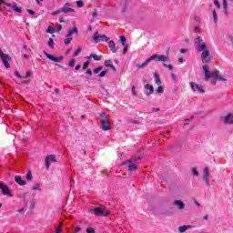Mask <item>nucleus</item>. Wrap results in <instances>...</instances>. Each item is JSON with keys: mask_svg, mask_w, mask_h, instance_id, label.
I'll list each match as a JSON object with an SVG mask.
<instances>
[{"mask_svg": "<svg viewBox=\"0 0 233 233\" xmlns=\"http://www.w3.org/2000/svg\"><path fill=\"white\" fill-rule=\"evenodd\" d=\"M151 61L157 60L160 61L161 63H167V61H170V57L168 56H164V55H157L154 54L150 56Z\"/></svg>", "mask_w": 233, "mask_h": 233, "instance_id": "nucleus-6", "label": "nucleus"}, {"mask_svg": "<svg viewBox=\"0 0 233 233\" xmlns=\"http://www.w3.org/2000/svg\"><path fill=\"white\" fill-rule=\"evenodd\" d=\"M69 66H71V67L76 66V60H75V59H71V60L69 61Z\"/></svg>", "mask_w": 233, "mask_h": 233, "instance_id": "nucleus-41", "label": "nucleus"}, {"mask_svg": "<svg viewBox=\"0 0 233 233\" xmlns=\"http://www.w3.org/2000/svg\"><path fill=\"white\" fill-rule=\"evenodd\" d=\"M136 161H137V158H130L127 160V163H136Z\"/></svg>", "mask_w": 233, "mask_h": 233, "instance_id": "nucleus-53", "label": "nucleus"}, {"mask_svg": "<svg viewBox=\"0 0 233 233\" xmlns=\"http://www.w3.org/2000/svg\"><path fill=\"white\" fill-rule=\"evenodd\" d=\"M208 56H210V52L208 51V49L206 47L203 51H202V61L203 63H205V61H207V58L208 57Z\"/></svg>", "mask_w": 233, "mask_h": 233, "instance_id": "nucleus-17", "label": "nucleus"}, {"mask_svg": "<svg viewBox=\"0 0 233 233\" xmlns=\"http://www.w3.org/2000/svg\"><path fill=\"white\" fill-rule=\"evenodd\" d=\"M146 90H148L147 93H146V96H150V94H154V86H150V84L145 85Z\"/></svg>", "mask_w": 233, "mask_h": 233, "instance_id": "nucleus-19", "label": "nucleus"}, {"mask_svg": "<svg viewBox=\"0 0 233 233\" xmlns=\"http://www.w3.org/2000/svg\"><path fill=\"white\" fill-rule=\"evenodd\" d=\"M210 172L208 171V167H204L203 169V181H205L207 187H210Z\"/></svg>", "mask_w": 233, "mask_h": 233, "instance_id": "nucleus-9", "label": "nucleus"}, {"mask_svg": "<svg viewBox=\"0 0 233 233\" xmlns=\"http://www.w3.org/2000/svg\"><path fill=\"white\" fill-rule=\"evenodd\" d=\"M75 232H81V228H76Z\"/></svg>", "mask_w": 233, "mask_h": 233, "instance_id": "nucleus-62", "label": "nucleus"}, {"mask_svg": "<svg viewBox=\"0 0 233 233\" xmlns=\"http://www.w3.org/2000/svg\"><path fill=\"white\" fill-rule=\"evenodd\" d=\"M92 17H97V9H95V11L92 14Z\"/></svg>", "mask_w": 233, "mask_h": 233, "instance_id": "nucleus-56", "label": "nucleus"}, {"mask_svg": "<svg viewBox=\"0 0 233 233\" xmlns=\"http://www.w3.org/2000/svg\"><path fill=\"white\" fill-rule=\"evenodd\" d=\"M131 92H132L133 96H137V92H136V86H132Z\"/></svg>", "mask_w": 233, "mask_h": 233, "instance_id": "nucleus-50", "label": "nucleus"}, {"mask_svg": "<svg viewBox=\"0 0 233 233\" xmlns=\"http://www.w3.org/2000/svg\"><path fill=\"white\" fill-rule=\"evenodd\" d=\"M180 54H187V49H180Z\"/></svg>", "mask_w": 233, "mask_h": 233, "instance_id": "nucleus-61", "label": "nucleus"}, {"mask_svg": "<svg viewBox=\"0 0 233 233\" xmlns=\"http://www.w3.org/2000/svg\"><path fill=\"white\" fill-rule=\"evenodd\" d=\"M165 68H168V70H174V66L172 65H167L166 63L163 64Z\"/></svg>", "mask_w": 233, "mask_h": 233, "instance_id": "nucleus-34", "label": "nucleus"}, {"mask_svg": "<svg viewBox=\"0 0 233 233\" xmlns=\"http://www.w3.org/2000/svg\"><path fill=\"white\" fill-rule=\"evenodd\" d=\"M105 66H107L108 68H112V70L116 72V66H114V64H112V60H106Z\"/></svg>", "mask_w": 233, "mask_h": 233, "instance_id": "nucleus-20", "label": "nucleus"}, {"mask_svg": "<svg viewBox=\"0 0 233 233\" xmlns=\"http://www.w3.org/2000/svg\"><path fill=\"white\" fill-rule=\"evenodd\" d=\"M174 205L177 207L178 210H183V208H185V203L181 200H175Z\"/></svg>", "mask_w": 233, "mask_h": 233, "instance_id": "nucleus-18", "label": "nucleus"}, {"mask_svg": "<svg viewBox=\"0 0 233 233\" xmlns=\"http://www.w3.org/2000/svg\"><path fill=\"white\" fill-rule=\"evenodd\" d=\"M15 76H16V77H18L19 79L23 78V76L19 74V71H15Z\"/></svg>", "mask_w": 233, "mask_h": 233, "instance_id": "nucleus-52", "label": "nucleus"}, {"mask_svg": "<svg viewBox=\"0 0 233 233\" xmlns=\"http://www.w3.org/2000/svg\"><path fill=\"white\" fill-rule=\"evenodd\" d=\"M108 47L110 48V50L113 52V54H116L117 52V47H116V42L110 40V38H108Z\"/></svg>", "mask_w": 233, "mask_h": 233, "instance_id": "nucleus-14", "label": "nucleus"}, {"mask_svg": "<svg viewBox=\"0 0 233 233\" xmlns=\"http://www.w3.org/2000/svg\"><path fill=\"white\" fill-rule=\"evenodd\" d=\"M214 1V5H217V7L221 8V4L219 3V0H213Z\"/></svg>", "mask_w": 233, "mask_h": 233, "instance_id": "nucleus-46", "label": "nucleus"}, {"mask_svg": "<svg viewBox=\"0 0 233 233\" xmlns=\"http://www.w3.org/2000/svg\"><path fill=\"white\" fill-rule=\"evenodd\" d=\"M0 57L5 68H10V63H8V61H12L10 55L3 53V49H0Z\"/></svg>", "mask_w": 233, "mask_h": 233, "instance_id": "nucleus-5", "label": "nucleus"}, {"mask_svg": "<svg viewBox=\"0 0 233 233\" xmlns=\"http://www.w3.org/2000/svg\"><path fill=\"white\" fill-rule=\"evenodd\" d=\"M224 123L226 125H233V115L231 113H228L225 117H224Z\"/></svg>", "mask_w": 233, "mask_h": 233, "instance_id": "nucleus-15", "label": "nucleus"}, {"mask_svg": "<svg viewBox=\"0 0 233 233\" xmlns=\"http://www.w3.org/2000/svg\"><path fill=\"white\" fill-rule=\"evenodd\" d=\"M78 30L76 26H74L73 29L69 30L66 37H72V35H74V34H77Z\"/></svg>", "mask_w": 233, "mask_h": 233, "instance_id": "nucleus-22", "label": "nucleus"}, {"mask_svg": "<svg viewBox=\"0 0 233 233\" xmlns=\"http://www.w3.org/2000/svg\"><path fill=\"white\" fill-rule=\"evenodd\" d=\"M222 6L225 10V14H228V5H227V0H223Z\"/></svg>", "mask_w": 233, "mask_h": 233, "instance_id": "nucleus-26", "label": "nucleus"}, {"mask_svg": "<svg viewBox=\"0 0 233 233\" xmlns=\"http://www.w3.org/2000/svg\"><path fill=\"white\" fill-rule=\"evenodd\" d=\"M134 170H137V166H136V165H129L128 166V171L129 172H134Z\"/></svg>", "mask_w": 233, "mask_h": 233, "instance_id": "nucleus-28", "label": "nucleus"}, {"mask_svg": "<svg viewBox=\"0 0 233 233\" xmlns=\"http://www.w3.org/2000/svg\"><path fill=\"white\" fill-rule=\"evenodd\" d=\"M213 20L215 21V23H218V13L216 12V10H213Z\"/></svg>", "mask_w": 233, "mask_h": 233, "instance_id": "nucleus-36", "label": "nucleus"}, {"mask_svg": "<svg viewBox=\"0 0 233 233\" xmlns=\"http://www.w3.org/2000/svg\"><path fill=\"white\" fill-rule=\"evenodd\" d=\"M100 125L102 126V130L105 132L112 128V124H110V121H108V116L106 113L100 114Z\"/></svg>", "mask_w": 233, "mask_h": 233, "instance_id": "nucleus-2", "label": "nucleus"}, {"mask_svg": "<svg viewBox=\"0 0 233 233\" xmlns=\"http://www.w3.org/2000/svg\"><path fill=\"white\" fill-rule=\"evenodd\" d=\"M202 69L204 71V81H208L210 77H214L215 79H218V81H222L223 83H226L227 79L219 75V71L216 70L213 72L208 71V66H203Z\"/></svg>", "mask_w": 233, "mask_h": 233, "instance_id": "nucleus-1", "label": "nucleus"}, {"mask_svg": "<svg viewBox=\"0 0 233 233\" xmlns=\"http://www.w3.org/2000/svg\"><path fill=\"white\" fill-rule=\"evenodd\" d=\"M19 214H25V208H23L22 209L18 210Z\"/></svg>", "mask_w": 233, "mask_h": 233, "instance_id": "nucleus-60", "label": "nucleus"}, {"mask_svg": "<svg viewBox=\"0 0 233 233\" xmlns=\"http://www.w3.org/2000/svg\"><path fill=\"white\" fill-rule=\"evenodd\" d=\"M101 70H103V67L99 66V67L94 69V74H99V72H100Z\"/></svg>", "mask_w": 233, "mask_h": 233, "instance_id": "nucleus-45", "label": "nucleus"}, {"mask_svg": "<svg viewBox=\"0 0 233 233\" xmlns=\"http://www.w3.org/2000/svg\"><path fill=\"white\" fill-rule=\"evenodd\" d=\"M76 6H78V8H83L85 3L83 1H76Z\"/></svg>", "mask_w": 233, "mask_h": 233, "instance_id": "nucleus-35", "label": "nucleus"}, {"mask_svg": "<svg viewBox=\"0 0 233 233\" xmlns=\"http://www.w3.org/2000/svg\"><path fill=\"white\" fill-rule=\"evenodd\" d=\"M62 225H63V222H60L58 228L55 230L56 233H60L61 232V230H62L61 226Z\"/></svg>", "mask_w": 233, "mask_h": 233, "instance_id": "nucleus-39", "label": "nucleus"}, {"mask_svg": "<svg viewBox=\"0 0 233 233\" xmlns=\"http://www.w3.org/2000/svg\"><path fill=\"white\" fill-rule=\"evenodd\" d=\"M86 74H87L88 76H92V70L87 69V70H86Z\"/></svg>", "mask_w": 233, "mask_h": 233, "instance_id": "nucleus-59", "label": "nucleus"}, {"mask_svg": "<svg viewBox=\"0 0 233 233\" xmlns=\"http://www.w3.org/2000/svg\"><path fill=\"white\" fill-rule=\"evenodd\" d=\"M61 30H63V26L61 25H59L57 27V32H61Z\"/></svg>", "mask_w": 233, "mask_h": 233, "instance_id": "nucleus-58", "label": "nucleus"}, {"mask_svg": "<svg viewBox=\"0 0 233 233\" xmlns=\"http://www.w3.org/2000/svg\"><path fill=\"white\" fill-rule=\"evenodd\" d=\"M171 79H172L173 81H177V76H176V74L171 73Z\"/></svg>", "mask_w": 233, "mask_h": 233, "instance_id": "nucleus-49", "label": "nucleus"}, {"mask_svg": "<svg viewBox=\"0 0 233 233\" xmlns=\"http://www.w3.org/2000/svg\"><path fill=\"white\" fill-rule=\"evenodd\" d=\"M81 68V65H76L75 70H79Z\"/></svg>", "mask_w": 233, "mask_h": 233, "instance_id": "nucleus-63", "label": "nucleus"}, {"mask_svg": "<svg viewBox=\"0 0 233 233\" xmlns=\"http://www.w3.org/2000/svg\"><path fill=\"white\" fill-rule=\"evenodd\" d=\"M93 57L95 61H101V56H97L96 54H91L89 56H87V59H90Z\"/></svg>", "mask_w": 233, "mask_h": 233, "instance_id": "nucleus-25", "label": "nucleus"}, {"mask_svg": "<svg viewBox=\"0 0 233 233\" xmlns=\"http://www.w3.org/2000/svg\"><path fill=\"white\" fill-rule=\"evenodd\" d=\"M70 6V3H66L65 6H63L60 10L63 14H70L72 12H76V10H74Z\"/></svg>", "mask_w": 233, "mask_h": 233, "instance_id": "nucleus-13", "label": "nucleus"}, {"mask_svg": "<svg viewBox=\"0 0 233 233\" xmlns=\"http://www.w3.org/2000/svg\"><path fill=\"white\" fill-rule=\"evenodd\" d=\"M0 189L2 190V194L4 196H7L8 198H13L12 192L10 191V187L5 185L4 183H0Z\"/></svg>", "mask_w": 233, "mask_h": 233, "instance_id": "nucleus-8", "label": "nucleus"}, {"mask_svg": "<svg viewBox=\"0 0 233 233\" xmlns=\"http://www.w3.org/2000/svg\"><path fill=\"white\" fill-rule=\"evenodd\" d=\"M108 37L106 35H99L98 32L95 33L93 35L94 43H101V41H105L108 43Z\"/></svg>", "mask_w": 233, "mask_h": 233, "instance_id": "nucleus-7", "label": "nucleus"}, {"mask_svg": "<svg viewBox=\"0 0 233 233\" xmlns=\"http://www.w3.org/2000/svg\"><path fill=\"white\" fill-rule=\"evenodd\" d=\"M26 179H27V181H32V179H33L32 171H28V173L26 175Z\"/></svg>", "mask_w": 233, "mask_h": 233, "instance_id": "nucleus-32", "label": "nucleus"}, {"mask_svg": "<svg viewBox=\"0 0 233 233\" xmlns=\"http://www.w3.org/2000/svg\"><path fill=\"white\" fill-rule=\"evenodd\" d=\"M45 56L47 57V59H50V61H54V63H60V61L63 60V56H54L47 52H45Z\"/></svg>", "mask_w": 233, "mask_h": 233, "instance_id": "nucleus-11", "label": "nucleus"}, {"mask_svg": "<svg viewBox=\"0 0 233 233\" xmlns=\"http://www.w3.org/2000/svg\"><path fill=\"white\" fill-rule=\"evenodd\" d=\"M88 65H90L89 61L85 62L83 66H82V69L83 70H86L88 68Z\"/></svg>", "mask_w": 233, "mask_h": 233, "instance_id": "nucleus-37", "label": "nucleus"}, {"mask_svg": "<svg viewBox=\"0 0 233 233\" xmlns=\"http://www.w3.org/2000/svg\"><path fill=\"white\" fill-rule=\"evenodd\" d=\"M57 160L56 159V156L48 155L46 157V169L50 168V163H56Z\"/></svg>", "mask_w": 233, "mask_h": 233, "instance_id": "nucleus-10", "label": "nucleus"}, {"mask_svg": "<svg viewBox=\"0 0 233 233\" xmlns=\"http://www.w3.org/2000/svg\"><path fill=\"white\" fill-rule=\"evenodd\" d=\"M86 232L87 233H96V230L93 228H87Z\"/></svg>", "mask_w": 233, "mask_h": 233, "instance_id": "nucleus-48", "label": "nucleus"}, {"mask_svg": "<svg viewBox=\"0 0 233 233\" xmlns=\"http://www.w3.org/2000/svg\"><path fill=\"white\" fill-rule=\"evenodd\" d=\"M106 76V71H102L100 74H99V77H105Z\"/></svg>", "mask_w": 233, "mask_h": 233, "instance_id": "nucleus-55", "label": "nucleus"}, {"mask_svg": "<svg viewBox=\"0 0 233 233\" xmlns=\"http://www.w3.org/2000/svg\"><path fill=\"white\" fill-rule=\"evenodd\" d=\"M27 12L31 15H34L35 13L32 9H27Z\"/></svg>", "mask_w": 233, "mask_h": 233, "instance_id": "nucleus-57", "label": "nucleus"}, {"mask_svg": "<svg viewBox=\"0 0 233 233\" xmlns=\"http://www.w3.org/2000/svg\"><path fill=\"white\" fill-rule=\"evenodd\" d=\"M195 45L197 46V50H198L199 52H203L205 48H207V44L203 42L201 36H198L195 38Z\"/></svg>", "mask_w": 233, "mask_h": 233, "instance_id": "nucleus-4", "label": "nucleus"}, {"mask_svg": "<svg viewBox=\"0 0 233 233\" xmlns=\"http://www.w3.org/2000/svg\"><path fill=\"white\" fill-rule=\"evenodd\" d=\"M128 52V45L124 46L123 54H127Z\"/></svg>", "mask_w": 233, "mask_h": 233, "instance_id": "nucleus-54", "label": "nucleus"}, {"mask_svg": "<svg viewBox=\"0 0 233 233\" xmlns=\"http://www.w3.org/2000/svg\"><path fill=\"white\" fill-rule=\"evenodd\" d=\"M190 86H191L193 92H196V89H197L199 92V94H205V89H203L202 86H199L194 82H191Z\"/></svg>", "mask_w": 233, "mask_h": 233, "instance_id": "nucleus-12", "label": "nucleus"}, {"mask_svg": "<svg viewBox=\"0 0 233 233\" xmlns=\"http://www.w3.org/2000/svg\"><path fill=\"white\" fill-rule=\"evenodd\" d=\"M193 176H199V173L198 172V169L193 168L192 169Z\"/></svg>", "mask_w": 233, "mask_h": 233, "instance_id": "nucleus-51", "label": "nucleus"}, {"mask_svg": "<svg viewBox=\"0 0 233 233\" xmlns=\"http://www.w3.org/2000/svg\"><path fill=\"white\" fill-rule=\"evenodd\" d=\"M120 43L122 44L123 46H127V37L121 35L120 36Z\"/></svg>", "mask_w": 233, "mask_h": 233, "instance_id": "nucleus-29", "label": "nucleus"}, {"mask_svg": "<svg viewBox=\"0 0 233 233\" xmlns=\"http://www.w3.org/2000/svg\"><path fill=\"white\" fill-rule=\"evenodd\" d=\"M47 45L50 46V48H52V46H54V39L50 38Z\"/></svg>", "mask_w": 233, "mask_h": 233, "instance_id": "nucleus-43", "label": "nucleus"}, {"mask_svg": "<svg viewBox=\"0 0 233 233\" xmlns=\"http://www.w3.org/2000/svg\"><path fill=\"white\" fill-rule=\"evenodd\" d=\"M188 228H192V226L191 225L180 226L178 228V232H180V233L187 232V230H188Z\"/></svg>", "mask_w": 233, "mask_h": 233, "instance_id": "nucleus-21", "label": "nucleus"}, {"mask_svg": "<svg viewBox=\"0 0 233 233\" xmlns=\"http://www.w3.org/2000/svg\"><path fill=\"white\" fill-rule=\"evenodd\" d=\"M54 32H56V29H54V27H52V25H49L47 27V33L48 34H54Z\"/></svg>", "mask_w": 233, "mask_h": 233, "instance_id": "nucleus-33", "label": "nucleus"}, {"mask_svg": "<svg viewBox=\"0 0 233 233\" xmlns=\"http://www.w3.org/2000/svg\"><path fill=\"white\" fill-rule=\"evenodd\" d=\"M59 14H63L61 9L60 10H57V11H55V12H52L51 13V15H59Z\"/></svg>", "mask_w": 233, "mask_h": 233, "instance_id": "nucleus-42", "label": "nucleus"}, {"mask_svg": "<svg viewBox=\"0 0 233 233\" xmlns=\"http://www.w3.org/2000/svg\"><path fill=\"white\" fill-rule=\"evenodd\" d=\"M65 45H70V43H72V37H69V38H66L65 41H64Z\"/></svg>", "mask_w": 233, "mask_h": 233, "instance_id": "nucleus-44", "label": "nucleus"}, {"mask_svg": "<svg viewBox=\"0 0 233 233\" xmlns=\"http://www.w3.org/2000/svg\"><path fill=\"white\" fill-rule=\"evenodd\" d=\"M15 181L19 185L20 187H25L26 185V181L23 180V177L21 176H15Z\"/></svg>", "mask_w": 233, "mask_h": 233, "instance_id": "nucleus-16", "label": "nucleus"}, {"mask_svg": "<svg viewBox=\"0 0 233 233\" xmlns=\"http://www.w3.org/2000/svg\"><path fill=\"white\" fill-rule=\"evenodd\" d=\"M81 54V47H78L76 52L74 53V56L77 57V56H79Z\"/></svg>", "mask_w": 233, "mask_h": 233, "instance_id": "nucleus-40", "label": "nucleus"}, {"mask_svg": "<svg viewBox=\"0 0 233 233\" xmlns=\"http://www.w3.org/2000/svg\"><path fill=\"white\" fill-rule=\"evenodd\" d=\"M127 123H134L135 125H141L140 122L136 121V120H134V119H132V118L127 119Z\"/></svg>", "mask_w": 233, "mask_h": 233, "instance_id": "nucleus-30", "label": "nucleus"}, {"mask_svg": "<svg viewBox=\"0 0 233 233\" xmlns=\"http://www.w3.org/2000/svg\"><path fill=\"white\" fill-rule=\"evenodd\" d=\"M32 190H41L39 184H35L32 187Z\"/></svg>", "mask_w": 233, "mask_h": 233, "instance_id": "nucleus-38", "label": "nucleus"}, {"mask_svg": "<svg viewBox=\"0 0 233 233\" xmlns=\"http://www.w3.org/2000/svg\"><path fill=\"white\" fill-rule=\"evenodd\" d=\"M59 23H65V20L63 18H59Z\"/></svg>", "mask_w": 233, "mask_h": 233, "instance_id": "nucleus-64", "label": "nucleus"}, {"mask_svg": "<svg viewBox=\"0 0 233 233\" xmlns=\"http://www.w3.org/2000/svg\"><path fill=\"white\" fill-rule=\"evenodd\" d=\"M163 92H165V88L163 87V86H159L158 88L157 89V93L163 94Z\"/></svg>", "mask_w": 233, "mask_h": 233, "instance_id": "nucleus-31", "label": "nucleus"}, {"mask_svg": "<svg viewBox=\"0 0 233 233\" xmlns=\"http://www.w3.org/2000/svg\"><path fill=\"white\" fill-rule=\"evenodd\" d=\"M13 10L15 12H17L18 14H21V12H23V9L21 7L17 6V5H13Z\"/></svg>", "mask_w": 233, "mask_h": 233, "instance_id": "nucleus-27", "label": "nucleus"}, {"mask_svg": "<svg viewBox=\"0 0 233 233\" xmlns=\"http://www.w3.org/2000/svg\"><path fill=\"white\" fill-rule=\"evenodd\" d=\"M150 61H152V59L147 58L143 64H137V68H145V66H147V65H148V63H150Z\"/></svg>", "mask_w": 233, "mask_h": 233, "instance_id": "nucleus-23", "label": "nucleus"}, {"mask_svg": "<svg viewBox=\"0 0 233 233\" xmlns=\"http://www.w3.org/2000/svg\"><path fill=\"white\" fill-rule=\"evenodd\" d=\"M91 212H93L95 216H99L102 218H106L110 214V211L99 207L93 208Z\"/></svg>", "mask_w": 233, "mask_h": 233, "instance_id": "nucleus-3", "label": "nucleus"}, {"mask_svg": "<svg viewBox=\"0 0 233 233\" xmlns=\"http://www.w3.org/2000/svg\"><path fill=\"white\" fill-rule=\"evenodd\" d=\"M30 76H32V71H27L24 77H25V79H28V77H30Z\"/></svg>", "mask_w": 233, "mask_h": 233, "instance_id": "nucleus-47", "label": "nucleus"}, {"mask_svg": "<svg viewBox=\"0 0 233 233\" xmlns=\"http://www.w3.org/2000/svg\"><path fill=\"white\" fill-rule=\"evenodd\" d=\"M153 76L155 78V83L158 85V86H161V78L159 77V75H157V73H154Z\"/></svg>", "mask_w": 233, "mask_h": 233, "instance_id": "nucleus-24", "label": "nucleus"}]
</instances>
